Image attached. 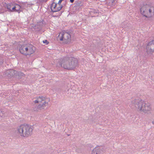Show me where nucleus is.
<instances>
[{
    "mask_svg": "<svg viewBox=\"0 0 154 154\" xmlns=\"http://www.w3.org/2000/svg\"><path fill=\"white\" fill-rule=\"evenodd\" d=\"M78 63L76 59L71 56H67L60 60L59 64L65 69L72 70L77 66Z\"/></svg>",
    "mask_w": 154,
    "mask_h": 154,
    "instance_id": "f257e3e1",
    "label": "nucleus"
},
{
    "mask_svg": "<svg viewBox=\"0 0 154 154\" xmlns=\"http://www.w3.org/2000/svg\"><path fill=\"white\" fill-rule=\"evenodd\" d=\"M130 106L132 108L134 107L138 108L140 111L145 113H148L151 110V107L150 104L147 103H146L142 100H139L134 99L130 104Z\"/></svg>",
    "mask_w": 154,
    "mask_h": 154,
    "instance_id": "f03ea898",
    "label": "nucleus"
},
{
    "mask_svg": "<svg viewBox=\"0 0 154 154\" xmlns=\"http://www.w3.org/2000/svg\"><path fill=\"white\" fill-rule=\"evenodd\" d=\"M17 133L21 136L27 137L32 133V129L29 125L23 124L17 128Z\"/></svg>",
    "mask_w": 154,
    "mask_h": 154,
    "instance_id": "7ed1b4c3",
    "label": "nucleus"
},
{
    "mask_svg": "<svg viewBox=\"0 0 154 154\" xmlns=\"http://www.w3.org/2000/svg\"><path fill=\"white\" fill-rule=\"evenodd\" d=\"M141 14L146 17H150L154 15V7L149 5L142 6L140 8Z\"/></svg>",
    "mask_w": 154,
    "mask_h": 154,
    "instance_id": "20e7f679",
    "label": "nucleus"
},
{
    "mask_svg": "<svg viewBox=\"0 0 154 154\" xmlns=\"http://www.w3.org/2000/svg\"><path fill=\"white\" fill-rule=\"evenodd\" d=\"M19 51L25 55H30L35 52L34 47L31 44L21 45L19 46Z\"/></svg>",
    "mask_w": 154,
    "mask_h": 154,
    "instance_id": "39448f33",
    "label": "nucleus"
},
{
    "mask_svg": "<svg viewBox=\"0 0 154 154\" xmlns=\"http://www.w3.org/2000/svg\"><path fill=\"white\" fill-rule=\"evenodd\" d=\"M39 104L36 106L33 109L34 111H39L44 109L46 106L48 104V102H46V99L45 97L42 96L37 97Z\"/></svg>",
    "mask_w": 154,
    "mask_h": 154,
    "instance_id": "423d86ee",
    "label": "nucleus"
},
{
    "mask_svg": "<svg viewBox=\"0 0 154 154\" xmlns=\"http://www.w3.org/2000/svg\"><path fill=\"white\" fill-rule=\"evenodd\" d=\"M59 36H60V41L64 40L66 43L69 42L70 40L71 35L69 33L67 32H61L59 34Z\"/></svg>",
    "mask_w": 154,
    "mask_h": 154,
    "instance_id": "0eeeda50",
    "label": "nucleus"
},
{
    "mask_svg": "<svg viewBox=\"0 0 154 154\" xmlns=\"http://www.w3.org/2000/svg\"><path fill=\"white\" fill-rule=\"evenodd\" d=\"M62 8V5H59L57 3L54 2L52 3L51 6V9L53 12H55L60 11Z\"/></svg>",
    "mask_w": 154,
    "mask_h": 154,
    "instance_id": "6e6552de",
    "label": "nucleus"
},
{
    "mask_svg": "<svg viewBox=\"0 0 154 154\" xmlns=\"http://www.w3.org/2000/svg\"><path fill=\"white\" fill-rule=\"evenodd\" d=\"M102 147L97 146L92 150V154H102L103 151Z\"/></svg>",
    "mask_w": 154,
    "mask_h": 154,
    "instance_id": "1a4fd4ad",
    "label": "nucleus"
},
{
    "mask_svg": "<svg viewBox=\"0 0 154 154\" xmlns=\"http://www.w3.org/2000/svg\"><path fill=\"white\" fill-rule=\"evenodd\" d=\"M148 50L150 52H154V40L149 42L147 45Z\"/></svg>",
    "mask_w": 154,
    "mask_h": 154,
    "instance_id": "9d476101",
    "label": "nucleus"
},
{
    "mask_svg": "<svg viewBox=\"0 0 154 154\" xmlns=\"http://www.w3.org/2000/svg\"><path fill=\"white\" fill-rule=\"evenodd\" d=\"M14 5L13 3H9L6 5L7 8L8 10L9 11H11L12 7Z\"/></svg>",
    "mask_w": 154,
    "mask_h": 154,
    "instance_id": "9b49d317",
    "label": "nucleus"
},
{
    "mask_svg": "<svg viewBox=\"0 0 154 154\" xmlns=\"http://www.w3.org/2000/svg\"><path fill=\"white\" fill-rule=\"evenodd\" d=\"M15 5L16 9V11L18 12L21 8L20 6L18 4H16Z\"/></svg>",
    "mask_w": 154,
    "mask_h": 154,
    "instance_id": "f8f14e48",
    "label": "nucleus"
},
{
    "mask_svg": "<svg viewBox=\"0 0 154 154\" xmlns=\"http://www.w3.org/2000/svg\"><path fill=\"white\" fill-rule=\"evenodd\" d=\"M115 3L114 0L111 1L109 2V4L111 6H112L115 5Z\"/></svg>",
    "mask_w": 154,
    "mask_h": 154,
    "instance_id": "ddd939ff",
    "label": "nucleus"
},
{
    "mask_svg": "<svg viewBox=\"0 0 154 154\" xmlns=\"http://www.w3.org/2000/svg\"><path fill=\"white\" fill-rule=\"evenodd\" d=\"M82 5V2L81 1L77 2L75 3V6H81Z\"/></svg>",
    "mask_w": 154,
    "mask_h": 154,
    "instance_id": "4468645a",
    "label": "nucleus"
},
{
    "mask_svg": "<svg viewBox=\"0 0 154 154\" xmlns=\"http://www.w3.org/2000/svg\"><path fill=\"white\" fill-rule=\"evenodd\" d=\"M10 72L11 73V74L10 75H11L12 76H13L14 75H13V73H14V74L17 72L16 71L14 70H10Z\"/></svg>",
    "mask_w": 154,
    "mask_h": 154,
    "instance_id": "2eb2a0df",
    "label": "nucleus"
},
{
    "mask_svg": "<svg viewBox=\"0 0 154 154\" xmlns=\"http://www.w3.org/2000/svg\"><path fill=\"white\" fill-rule=\"evenodd\" d=\"M10 11H16V9L15 5H14V6L12 7Z\"/></svg>",
    "mask_w": 154,
    "mask_h": 154,
    "instance_id": "dca6fc26",
    "label": "nucleus"
},
{
    "mask_svg": "<svg viewBox=\"0 0 154 154\" xmlns=\"http://www.w3.org/2000/svg\"><path fill=\"white\" fill-rule=\"evenodd\" d=\"M43 42L46 45H48L49 43V42L46 40H44L43 41Z\"/></svg>",
    "mask_w": 154,
    "mask_h": 154,
    "instance_id": "f3484780",
    "label": "nucleus"
},
{
    "mask_svg": "<svg viewBox=\"0 0 154 154\" xmlns=\"http://www.w3.org/2000/svg\"><path fill=\"white\" fill-rule=\"evenodd\" d=\"M92 12L94 14H97L98 12V11L97 10H94Z\"/></svg>",
    "mask_w": 154,
    "mask_h": 154,
    "instance_id": "a211bd4d",
    "label": "nucleus"
},
{
    "mask_svg": "<svg viewBox=\"0 0 154 154\" xmlns=\"http://www.w3.org/2000/svg\"><path fill=\"white\" fill-rule=\"evenodd\" d=\"M63 0H59L57 3L58 4H59V5H61V3L62 2Z\"/></svg>",
    "mask_w": 154,
    "mask_h": 154,
    "instance_id": "6ab92c4d",
    "label": "nucleus"
},
{
    "mask_svg": "<svg viewBox=\"0 0 154 154\" xmlns=\"http://www.w3.org/2000/svg\"><path fill=\"white\" fill-rule=\"evenodd\" d=\"M36 99H37L36 100H35V101H34V103H39V102L37 98H36Z\"/></svg>",
    "mask_w": 154,
    "mask_h": 154,
    "instance_id": "aec40b11",
    "label": "nucleus"
},
{
    "mask_svg": "<svg viewBox=\"0 0 154 154\" xmlns=\"http://www.w3.org/2000/svg\"><path fill=\"white\" fill-rule=\"evenodd\" d=\"M3 62V61L1 59L0 60V65H2Z\"/></svg>",
    "mask_w": 154,
    "mask_h": 154,
    "instance_id": "412c9836",
    "label": "nucleus"
},
{
    "mask_svg": "<svg viewBox=\"0 0 154 154\" xmlns=\"http://www.w3.org/2000/svg\"><path fill=\"white\" fill-rule=\"evenodd\" d=\"M74 0H70V2L71 3H73L74 2Z\"/></svg>",
    "mask_w": 154,
    "mask_h": 154,
    "instance_id": "4be33fe9",
    "label": "nucleus"
},
{
    "mask_svg": "<svg viewBox=\"0 0 154 154\" xmlns=\"http://www.w3.org/2000/svg\"><path fill=\"white\" fill-rule=\"evenodd\" d=\"M152 123L154 125V121L152 122Z\"/></svg>",
    "mask_w": 154,
    "mask_h": 154,
    "instance_id": "5701e85b",
    "label": "nucleus"
},
{
    "mask_svg": "<svg viewBox=\"0 0 154 154\" xmlns=\"http://www.w3.org/2000/svg\"><path fill=\"white\" fill-rule=\"evenodd\" d=\"M76 151L77 152H78V151H77V150H76Z\"/></svg>",
    "mask_w": 154,
    "mask_h": 154,
    "instance_id": "b1692460",
    "label": "nucleus"
},
{
    "mask_svg": "<svg viewBox=\"0 0 154 154\" xmlns=\"http://www.w3.org/2000/svg\"><path fill=\"white\" fill-rule=\"evenodd\" d=\"M41 29V28H40L39 29Z\"/></svg>",
    "mask_w": 154,
    "mask_h": 154,
    "instance_id": "393cba45",
    "label": "nucleus"
}]
</instances>
